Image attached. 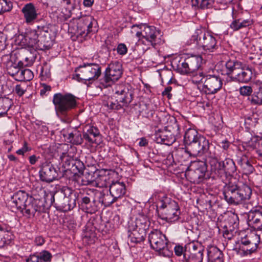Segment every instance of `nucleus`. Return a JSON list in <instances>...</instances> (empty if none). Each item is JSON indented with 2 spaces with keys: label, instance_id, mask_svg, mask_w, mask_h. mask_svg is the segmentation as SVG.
I'll use <instances>...</instances> for the list:
<instances>
[{
  "label": "nucleus",
  "instance_id": "obj_1",
  "mask_svg": "<svg viewBox=\"0 0 262 262\" xmlns=\"http://www.w3.org/2000/svg\"><path fill=\"white\" fill-rule=\"evenodd\" d=\"M49 27L47 25H38L35 29H27L23 34L17 35L15 43L21 48H32L46 50L50 48L48 37Z\"/></svg>",
  "mask_w": 262,
  "mask_h": 262
},
{
  "label": "nucleus",
  "instance_id": "obj_2",
  "mask_svg": "<svg viewBox=\"0 0 262 262\" xmlns=\"http://www.w3.org/2000/svg\"><path fill=\"white\" fill-rule=\"evenodd\" d=\"M49 27L47 25H38L35 29H27L23 34L17 35L15 43L21 48H32L46 50L50 48L48 37Z\"/></svg>",
  "mask_w": 262,
  "mask_h": 262
},
{
  "label": "nucleus",
  "instance_id": "obj_3",
  "mask_svg": "<svg viewBox=\"0 0 262 262\" xmlns=\"http://www.w3.org/2000/svg\"><path fill=\"white\" fill-rule=\"evenodd\" d=\"M186 45L191 49L210 53L215 52L219 48L217 35L206 31L204 29H197L187 41Z\"/></svg>",
  "mask_w": 262,
  "mask_h": 262
},
{
  "label": "nucleus",
  "instance_id": "obj_4",
  "mask_svg": "<svg viewBox=\"0 0 262 262\" xmlns=\"http://www.w3.org/2000/svg\"><path fill=\"white\" fill-rule=\"evenodd\" d=\"M149 226L148 217L143 214H139L135 221L128 223V240L134 244L143 241L146 235V231Z\"/></svg>",
  "mask_w": 262,
  "mask_h": 262
},
{
  "label": "nucleus",
  "instance_id": "obj_5",
  "mask_svg": "<svg viewBox=\"0 0 262 262\" xmlns=\"http://www.w3.org/2000/svg\"><path fill=\"white\" fill-rule=\"evenodd\" d=\"M76 74L73 79L89 86L93 81L97 79L101 74V68L98 64L84 62L75 69Z\"/></svg>",
  "mask_w": 262,
  "mask_h": 262
},
{
  "label": "nucleus",
  "instance_id": "obj_6",
  "mask_svg": "<svg viewBox=\"0 0 262 262\" xmlns=\"http://www.w3.org/2000/svg\"><path fill=\"white\" fill-rule=\"evenodd\" d=\"M54 201V193L52 191L46 193L43 199H35L30 196L25 205L23 213L29 217L34 216L36 212H45Z\"/></svg>",
  "mask_w": 262,
  "mask_h": 262
},
{
  "label": "nucleus",
  "instance_id": "obj_7",
  "mask_svg": "<svg viewBox=\"0 0 262 262\" xmlns=\"http://www.w3.org/2000/svg\"><path fill=\"white\" fill-rule=\"evenodd\" d=\"M252 194L250 187L246 184L240 186L236 185H226L223 191L225 200L230 204H238L250 199Z\"/></svg>",
  "mask_w": 262,
  "mask_h": 262
},
{
  "label": "nucleus",
  "instance_id": "obj_8",
  "mask_svg": "<svg viewBox=\"0 0 262 262\" xmlns=\"http://www.w3.org/2000/svg\"><path fill=\"white\" fill-rule=\"evenodd\" d=\"M78 98L74 95L69 93H57L53 97V103L56 114L59 115H66L77 105Z\"/></svg>",
  "mask_w": 262,
  "mask_h": 262
},
{
  "label": "nucleus",
  "instance_id": "obj_9",
  "mask_svg": "<svg viewBox=\"0 0 262 262\" xmlns=\"http://www.w3.org/2000/svg\"><path fill=\"white\" fill-rule=\"evenodd\" d=\"M207 160L210 165L211 172L223 180L228 176L233 175L236 171L234 162L229 158L219 161L215 157L211 156Z\"/></svg>",
  "mask_w": 262,
  "mask_h": 262
},
{
  "label": "nucleus",
  "instance_id": "obj_10",
  "mask_svg": "<svg viewBox=\"0 0 262 262\" xmlns=\"http://www.w3.org/2000/svg\"><path fill=\"white\" fill-rule=\"evenodd\" d=\"M141 28L143 30L142 36L138 41L139 44L146 46L143 50H147L151 46L156 48L157 45L163 43V34L159 29L153 26L143 24H141Z\"/></svg>",
  "mask_w": 262,
  "mask_h": 262
},
{
  "label": "nucleus",
  "instance_id": "obj_11",
  "mask_svg": "<svg viewBox=\"0 0 262 262\" xmlns=\"http://www.w3.org/2000/svg\"><path fill=\"white\" fill-rule=\"evenodd\" d=\"M148 241L150 247L159 255L166 257H170L172 255V251L168 244V241L160 231L155 230L151 231L148 235Z\"/></svg>",
  "mask_w": 262,
  "mask_h": 262
},
{
  "label": "nucleus",
  "instance_id": "obj_12",
  "mask_svg": "<svg viewBox=\"0 0 262 262\" xmlns=\"http://www.w3.org/2000/svg\"><path fill=\"white\" fill-rule=\"evenodd\" d=\"M260 241V235L251 233L241 239L239 253L242 256L250 255L256 251Z\"/></svg>",
  "mask_w": 262,
  "mask_h": 262
},
{
  "label": "nucleus",
  "instance_id": "obj_13",
  "mask_svg": "<svg viewBox=\"0 0 262 262\" xmlns=\"http://www.w3.org/2000/svg\"><path fill=\"white\" fill-rule=\"evenodd\" d=\"M222 85L223 82L219 76L206 75L202 91L207 95H213L221 89Z\"/></svg>",
  "mask_w": 262,
  "mask_h": 262
},
{
  "label": "nucleus",
  "instance_id": "obj_14",
  "mask_svg": "<svg viewBox=\"0 0 262 262\" xmlns=\"http://www.w3.org/2000/svg\"><path fill=\"white\" fill-rule=\"evenodd\" d=\"M24 23L28 26H32L39 20L40 13L37 7L32 3L25 4L21 8Z\"/></svg>",
  "mask_w": 262,
  "mask_h": 262
},
{
  "label": "nucleus",
  "instance_id": "obj_15",
  "mask_svg": "<svg viewBox=\"0 0 262 262\" xmlns=\"http://www.w3.org/2000/svg\"><path fill=\"white\" fill-rule=\"evenodd\" d=\"M209 148V141L204 136L200 135L190 147H187V151L190 156L196 157L207 152Z\"/></svg>",
  "mask_w": 262,
  "mask_h": 262
},
{
  "label": "nucleus",
  "instance_id": "obj_16",
  "mask_svg": "<svg viewBox=\"0 0 262 262\" xmlns=\"http://www.w3.org/2000/svg\"><path fill=\"white\" fill-rule=\"evenodd\" d=\"M30 196L24 190H19L14 193L9 201L12 211H20L23 213L25 205Z\"/></svg>",
  "mask_w": 262,
  "mask_h": 262
},
{
  "label": "nucleus",
  "instance_id": "obj_17",
  "mask_svg": "<svg viewBox=\"0 0 262 262\" xmlns=\"http://www.w3.org/2000/svg\"><path fill=\"white\" fill-rule=\"evenodd\" d=\"M39 173L42 181L50 183L58 178L60 169L50 163L46 162L42 165Z\"/></svg>",
  "mask_w": 262,
  "mask_h": 262
},
{
  "label": "nucleus",
  "instance_id": "obj_18",
  "mask_svg": "<svg viewBox=\"0 0 262 262\" xmlns=\"http://www.w3.org/2000/svg\"><path fill=\"white\" fill-rule=\"evenodd\" d=\"M116 101L122 103L123 105L127 106L132 101V94L128 88L123 84H118L113 89Z\"/></svg>",
  "mask_w": 262,
  "mask_h": 262
},
{
  "label": "nucleus",
  "instance_id": "obj_19",
  "mask_svg": "<svg viewBox=\"0 0 262 262\" xmlns=\"http://www.w3.org/2000/svg\"><path fill=\"white\" fill-rule=\"evenodd\" d=\"M247 223L254 230L262 231V208L251 209L247 215Z\"/></svg>",
  "mask_w": 262,
  "mask_h": 262
},
{
  "label": "nucleus",
  "instance_id": "obj_20",
  "mask_svg": "<svg viewBox=\"0 0 262 262\" xmlns=\"http://www.w3.org/2000/svg\"><path fill=\"white\" fill-rule=\"evenodd\" d=\"M207 172L206 164L204 162H199L197 163V167L193 170H190L189 177L191 182L199 184L205 179Z\"/></svg>",
  "mask_w": 262,
  "mask_h": 262
},
{
  "label": "nucleus",
  "instance_id": "obj_21",
  "mask_svg": "<svg viewBox=\"0 0 262 262\" xmlns=\"http://www.w3.org/2000/svg\"><path fill=\"white\" fill-rule=\"evenodd\" d=\"M116 175V172L111 169H102L96 178L95 182L96 187L102 188L106 187Z\"/></svg>",
  "mask_w": 262,
  "mask_h": 262
},
{
  "label": "nucleus",
  "instance_id": "obj_22",
  "mask_svg": "<svg viewBox=\"0 0 262 262\" xmlns=\"http://www.w3.org/2000/svg\"><path fill=\"white\" fill-rule=\"evenodd\" d=\"M158 199L159 200V204L157 207L164 210V215L166 213H170L174 211L175 209H179V205L177 202L166 195L163 194L162 196L158 195Z\"/></svg>",
  "mask_w": 262,
  "mask_h": 262
},
{
  "label": "nucleus",
  "instance_id": "obj_23",
  "mask_svg": "<svg viewBox=\"0 0 262 262\" xmlns=\"http://www.w3.org/2000/svg\"><path fill=\"white\" fill-rule=\"evenodd\" d=\"M231 15L232 20L229 25V28L234 32L249 27L252 24V21L250 19H243L239 18L238 13L234 11L233 8L232 9Z\"/></svg>",
  "mask_w": 262,
  "mask_h": 262
},
{
  "label": "nucleus",
  "instance_id": "obj_24",
  "mask_svg": "<svg viewBox=\"0 0 262 262\" xmlns=\"http://www.w3.org/2000/svg\"><path fill=\"white\" fill-rule=\"evenodd\" d=\"M252 72L251 69L246 67L243 64L242 67L237 71L236 74L231 76V78L234 81L246 83H248L252 78Z\"/></svg>",
  "mask_w": 262,
  "mask_h": 262
},
{
  "label": "nucleus",
  "instance_id": "obj_25",
  "mask_svg": "<svg viewBox=\"0 0 262 262\" xmlns=\"http://www.w3.org/2000/svg\"><path fill=\"white\" fill-rule=\"evenodd\" d=\"M122 72V64L118 61L110 63L105 71L115 82L121 77Z\"/></svg>",
  "mask_w": 262,
  "mask_h": 262
},
{
  "label": "nucleus",
  "instance_id": "obj_26",
  "mask_svg": "<svg viewBox=\"0 0 262 262\" xmlns=\"http://www.w3.org/2000/svg\"><path fill=\"white\" fill-rule=\"evenodd\" d=\"M75 149L71 147L70 149L63 152L60 155L59 159L60 164L64 168H69L70 165H72L73 162L75 161Z\"/></svg>",
  "mask_w": 262,
  "mask_h": 262
},
{
  "label": "nucleus",
  "instance_id": "obj_27",
  "mask_svg": "<svg viewBox=\"0 0 262 262\" xmlns=\"http://www.w3.org/2000/svg\"><path fill=\"white\" fill-rule=\"evenodd\" d=\"M109 191L112 196L117 201L118 199L121 198L125 194V185L123 182H112L110 185Z\"/></svg>",
  "mask_w": 262,
  "mask_h": 262
},
{
  "label": "nucleus",
  "instance_id": "obj_28",
  "mask_svg": "<svg viewBox=\"0 0 262 262\" xmlns=\"http://www.w3.org/2000/svg\"><path fill=\"white\" fill-rule=\"evenodd\" d=\"M243 63L236 60H228L225 64L223 74L228 76H234L242 68Z\"/></svg>",
  "mask_w": 262,
  "mask_h": 262
},
{
  "label": "nucleus",
  "instance_id": "obj_29",
  "mask_svg": "<svg viewBox=\"0 0 262 262\" xmlns=\"http://www.w3.org/2000/svg\"><path fill=\"white\" fill-rule=\"evenodd\" d=\"M85 130L83 134V138L91 145L98 144L96 138L100 136L98 128L94 126H88L85 127Z\"/></svg>",
  "mask_w": 262,
  "mask_h": 262
},
{
  "label": "nucleus",
  "instance_id": "obj_30",
  "mask_svg": "<svg viewBox=\"0 0 262 262\" xmlns=\"http://www.w3.org/2000/svg\"><path fill=\"white\" fill-rule=\"evenodd\" d=\"M98 203L93 196H84L82 199L81 206L87 213L93 214L98 210Z\"/></svg>",
  "mask_w": 262,
  "mask_h": 262
},
{
  "label": "nucleus",
  "instance_id": "obj_31",
  "mask_svg": "<svg viewBox=\"0 0 262 262\" xmlns=\"http://www.w3.org/2000/svg\"><path fill=\"white\" fill-rule=\"evenodd\" d=\"M222 252L216 246H209L207 247L208 262H223Z\"/></svg>",
  "mask_w": 262,
  "mask_h": 262
},
{
  "label": "nucleus",
  "instance_id": "obj_32",
  "mask_svg": "<svg viewBox=\"0 0 262 262\" xmlns=\"http://www.w3.org/2000/svg\"><path fill=\"white\" fill-rule=\"evenodd\" d=\"M175 140L174 136L170 132L165 130L156 135V141L158 143L171 145Z\"/></svg>",
  "mask_w": 262,
  "mask_h": 262
},
{
  "label": "nucleus",
  "instance_id": "obj_33",
  "mask_svg": "<svg viewBox=\"0 0 262 262\" xmlns=\"http://www.w3.org/2000/svg\"><path fill=\"white\" fill-rule=\"evenodd\" d=\"M200 135L195 129L191 128L187 129L184 136V143L186 148L190 147Z\"/></svg>",
  "mask_w": 262,
  "mask_h": 262
},
{
  "label": "nucleus",
  "instance_id": "obj_34",
  "mask_svg": "<svg viewBox=\"0 0 262 262\" xmlns=\"http://www.w3.org/2000/svg\"><path fill=\"white\" fill-rule=\"evenodd\" d=\"M257 90L248 98V100L252 105H260L262 104V82L256 84Z\"/></svg>",
  "mask_w": 262,
  "mask_h": 262
},
{
  "label": "nucleus",
  "instance_id": "obj_35",
  "mask_svg": "<svg viewBox=\"0 0 262 262\" xmlns=\"http://www.w3.org/2000/svg\"><path fill=\"white\" fill-rule=\"evenodd\" d=\"M237 163L242 167L244 173L246 174L252 173L254 168L252 164L249 162L248 157L245 155H242L238 160Z\"/></svg>",
  "mask_w": 262,
  "mask_h": 262
},
{
  "label": "nucleus",
  "instance_id": "obj_36",
  "mask_svg": "<svg viewBox=\"0 0 262 262\" xmlns=\"http://www.w3.org/2000/svg\"><path fill=\"white\" fill-rule=\"evenodd\" d=\"M189 66L192 73L195 71L201 70L203 63V58L199 55H192L187 58Z\"/></svg>",
  "mask_w": 262,
  "mask_h": 262
},
{
  "label": "nucleus",
  "instance_id": "obj_37",
  "mask_svg": "<svg viewBox=\"0 0 262 262\" xmlns=\"http://www.w3.org/2000/svg\"><path fill=\"white\" fill-rule=\"evenodd\" d=\"M82 140L80 132L77 129H74L72 132L69 133L67 137L68 142L75 145L81 144Z\"/></svg>",
  "mask_w": 262,
  "mask_h": 262
},
{
  "label": "nucleus",
  "instance_id": "obj_38",
  "mask_svg": "<svg viewBox=\"0 0 262 262\" xmlns=\"http://www.w3.org/2000/svg\"><path fill=\"white\" fill-rule=\"evenodd\" d=\"M116 201V199L113 197L110 193V194L107 193L106 194L103 191L98 194L99 203L103 204L105 206H109Z\"/></svg>",
  "mask_w": 262,
  "mask_h": 262
},
{
  "label": "nucleus",
  "instance_id": "obj_39",
  "mask_svg": "<svg viewBox=\"0 0 262 262\" xmlns=\"http://www.w3.org/2000/svg\"><path fill=\"white\" fill-rule=\"evenodd\" d=\"M34 77L33 72L29 69H21L18 76H17V81H30Z\"/></svg>",
  "mask_w": 262,
  "mask_h": 262
},
{
  "label": "nucleus",
  "instance_id": "obj_40",
  "mask_svg": "<svg viewBox=\"0 0 262 262\" xmlns=\"http://www.w3.org/2000/svg\"><path fill=\"white\" fill-rule=\"evenodd\" d=\"M214 0H191L192 7L201 9L209 8L213 6Z\"/></svg>",
  "mask_w": 262,
  "mask_h": 262
},
{
  "label": "nucleus",
  "instance_id": "obj_41",
  "mask_svg": "<svg viewBox=\"0 0 262 262\" xmlns=\"http://www.w3.org/2000/svg\"><path fill=\"white\" fill-rule=\"evenodd\" d=\"M258 119L255 115H250L245 118V126L247 131L254 127L257 123Z\"/></svg>",
  "mask_w": 262,
  "mask_h": 262
},
{
  "label": "nucleus",
  "instance_id": "obj_42",
  "mask_svg": "<svg viewBox=\"0 0 262 262\" xmlns=\"http://www.w3.org/2000/svg\"><path fill=\"white\" fill-rule=\"evenodd\" d=\"M81 20L82 21H84L86 25L85 29H86L87 34L92 32L93 31L92 30L93 26L97 25L96 21L92 16L90 15L83 16Z\"/></svg>",
  "mask_w": 262,
  "mask_h": 262
},
{
  "label": "nucleus",
  "instance_id": "obj_43",
  "mask_svg": "<svg viewBox=\"0 0 262 262\" xmlns=\"http://www.w3.org/2000/svg\"><path fill=\"white\" fill-rule=\"evenodd\" d=\"M190 76H192V81L193 83L198 84L202 83L204 78H206V76L201 70L191 73Z\"/></svg>",
  "mask_w": 262,
  "mask_h": 262
},
{
  "label": "nucleus",
  "instance_id": "obj_44",
  "mask_svg": "<svg viewBox=\"0 0 262 262\" xmlns=\"http://www.w3.org/2000/svg\"><path fill=\"white\" fill-rule=\"evenodd\" d=\"M180 214V209H175L170 213H166L165 216L162 217L163 219L166 220L168 222L172 223L178 220Z\"/></svg>",
  "mask_w": 262,
  "mask_h": 262
},
{
  "label": "nucleus",
  "instance_id": "obj_45",
  "mask_svg": "<svg viewBox=\"0 0 262 262\" xmlns=\"http://www.w3.org/2000/svg\"><path fill=\"white\" fill-rule=\"evenodd\" d=\"M177 70L179 73L182 75H190L191 73H192L189 66L187 59L178 66Z\"/></svg>",
  "mask_w": 262,
  "mask_h": 262
},
{
  "label": "nucleus",
  "instance_id": "obj_46",
  "mask_svg": "<svg viewBox=\"0 0 262 262\" xmlns=\"http://www.w3.org/2000/svg\"><path fill=\"white\" fill-rule=\"evenodd\" d=\"M227 224L226 226L231 228V230H234L237 228L238 226V217L235 214H232L229 216L227 219Z\"/></svg>",
  "mask_w": 262,
  "mask_h": 262
},
{
  "label": "nucleus",
  "instance_id": "obj_47",
  "mask_svg": "<svg viewBox=\"0 0 262 262\" xmlns=\"http://www.w3.org/2000/svg\"><path fill=\"white\" fill-rule=\"evenodd\" d=\"M115 81L105 73L104 76L99 79V86L101 89L106 88L110 86Z\"/></svg>",
  "mask_w": 262,
  "mask_h": 262
},
{
  "label": "nucleus",
  "instance_id": "obj_48",
  "mask_svg": "<svg viewBox=\"0 0 262 262\" xmlns=\"http://www.w3.org/2000/svg\"><path fill=\"white\" fill-rule=\"evenodd\" d=\"M13 7L12 3L9 0H0V14L10 11Z\"/></svg>",
  "mask_w": 262,
  "mask_h": 262
},
{
  "label": "nucleus",
  "instance_id": "obj_49",
  "mask_svg": "<svg viewBox=\"0 0 262 262\" xmlns=\"http://www.w3.org/2000/svg\"><path fill=\"white\" fill-rule=\"evenodd\" d=\"M71 16V11L68 9H62V10L58 14L57 19L59 21L64 22L70 18Z\"/></svg>",
  "mask_w": 262,
  "mask_h": 262
},
{
  "label": "nucleus",
  "instance_id": "obj_50",
  "mask_svg": "<svg viewBox=\"0 0 262 262\" xmlns=\"http://www.w3.org/2000/svg\"><path fill=\"white\" fill-rule=\"evenodd\" d=\"M36 254L42 262H50L52 258V254L48 251L43 250Z\"/></svg>",
  "mask_w": 262,
  "mask_h": 262
},
{
  "label": "nucleus",
  "instance_id": "obj_51",
  "mask_svg": "<svg viewBox=\"0 0 262 262\" xmlns=\"http://www.w3.org/2000/svg\"><path fill=\"white\" fill-rule=\"evenodd\" d=\"M142 29L141 28V24L134 25L132 26L130 32L133 35H135L140 39L142 36Z\"/></svg>",
  "mask_w": 262,
  "mask_h": 262
},
{
  "label": "nucleus",
  "instance_id": "obj_52",
  "mask_svg": "<svg viewBox=\"0 0 262 262\" xmlns=\"http://www.w3.org/2000/svg\"><path fill=\"white\" fill-rule=\"evenodd\" d=\"M82 17L83 16H81V17H78V18H73L71 20V23L72 22L73 23H76L77 24V26H76L77 29L81 31H82L83 29L84 30V31L85 30V28L86 25L84 21H82L81 19L82 18Z\"/></svg>",
  "mask_w": 262,
  "mask_h": 262
},
{
  "label": "nucleus",
  "instance_id": "obj_53",
  "mask_svg": "<svg viewBox=\"0 0 262 262\" xmlns=\"http://www.w3.org/2000/svg\"><path fill=\"white\" fill-rule=\"evenodd\" d=\"M239 92L241 95L249 97L252 95L253 90L250 86L244 85L239 88Z\"/></svg>",
  "mask_w": 262,
  "mask_h": 262
},
{
  "label": "nucleus",
  "instance_id": "obj_54",
  "mask_svg": "<svg viewBox=\"0 0 262 262\" xmlns=\"http://www.w3.org/2000/svg\"><path fill=\"white\" fill-rule=\"evenodd\" d=\"M21 69L14 65L11 66L8 70V72L10 75L12 76L16 80H17V76L19 74Z\"/></svg>",
  "mask_w": 262,
  "mask_h": 262
},
{
  "label": "nucleus",
  "instance_id": "obj_55",
  "mask_svg": "<svg viewBox=\"0 0 262 262\" xmlns=\"http://www.w3.org/2000/svg\"><path fill=\"white\" fill-rule=\"evenodd\" d=\"M31 150V147L28 146V144L26 141H25L23 143V147L17 150L16 153L18 155L24 156L25 153Z\"/></svg>",
  "mask_w": 262,
  "mask_h": 262
},
{
  "label": "nucleus",
  "instance_id": "obj_56",
  "mask_svg": "<svg viewBox=\"0 0 262 262\" xmlns=\"http://www.w3.org/2000/svg\"><path fill=\"white\" fill-rule=\"evenodd\" d=\"M116 50L118 54L124 55L127 53L128 49L124 43H120L118 45Z\"/></svg>",
  "mask_w": 262,
  "mask_h": 262
},
{
  "label": "nucleus",
  "instance_id": "obj_57",
  "mask_svg": "<svg viewBox=\"0 0 262 262\" xmlns=\"http://www.w3.org/2000/svg\"><path fill=\"white\" fill-rule=\"evenodd\" d=\"M106 105L111 110H119L123 106H126L123 105L122 103L120 102L117 101V103L113 102H108Z\"/></svg>",
  "mask_w": 262,
  "mask_h": 262
},
{
  "label": "nucleus",
  "instance_id": "obj_58",
  "mask_svg": "<svg viewBox=\"0 0 262 262\" xmlns=\"http://www.w3.org/2000/svg\"><path fill=\"white\" fill-rule=\"evenodd\" d=\"M174 251L175 254L178 256H180L183 255L184 259L186 260V254H184V249L182 246L179 245H176L174 248Z\"/></svg>",
  "mask_w": 262,
  "mask_h": 262
},
{
  "label": "nucleus",
  "instance_id": "obj_59",
  "mask_svg": "<svg viewBox=\"0 0 262 262\" xmlns=\"http://www.w3.org/2000/svg\"><path fill=\"white\" fill-rule=\"evenodd\" d=\"M145 108H143L141 111L142 115L145 118H150L152 116L153 112L147 105H145Z\"/></svg>",
  "mask_w": 262,
  "mask_h": 262
},
{
  "label": "nucleus",
  "instance_id": "obj_60",
  "mask_svg": "<svg viewBox=\"0 0 262 262\" xmlns=\"http://www.w3.org/2000/svg\"><path fill=\"white\" fill-rule=\"evenodd\" d=\"M33 63V60L32 59L26 57L24 60H21L18 62V66L19 67H29L32 66Z\"/></svg>",
  "mask_w": 262,
  "mask_h": 262
},
{
  "label": "nucleus",
  "instance_id": "obj_61",
  "mask_svg": "<svg viewBox=\"0 0 262 262\" xmlns=\"http://www.w3.org/2000/svg\"><path fill=\"white\" fill-rule=\"evenodd\" d=\"M37 125V129L39 130V133H41V134H43L44 135H46L48 134V127L43 123H36Z\"/></svg>",
  "mask_w": 262,
  "mask_h": 262
},
{
  "label": "nucleus",
  "instance_id": "obj_62",
  "mask_svg": "<svg viewBox=\"0 0 262 262\" xmlns=\"http://www.w3.org/2000/svg\"><path fill=\"white\" fill-rule=\"evenodd\" d=\"M72 166H75V167L77 169L78 171L79 172H80L83 169L84 165L81 161L77 159L75 157V161L73 162Z\"/></svg>",
  "mask_w": 262,
  "mask_h": 262
},
{
  "label": "nucleus",
  "instance_id": "obj_63",
  "mask_svg": "<svg viewBox=\"0 0 262 262\" xmlns=\"http://www.w3.org/2000/svg\"><path fill=\"white\" fill-rule=\"evenodd\" d=\"M51 90V87L50 85H48L46 84H43L42 85V88L40 91V94L41 96H46L47 95V93L49 92Z\"/></svg>",
  "mask_w": 262,
  "mask_h": 262
},
{
  "label": "nucleus",
  "instance_id": "obj_64",
  "mask_svg": "<svg viewBox=\"0 0 262 262\" xmlns=\"http://www.w3.org/2000/svg\"><path fill=\"white\" fill-rule=\"evenodd\" d=\"M26 262H42L36 253L31 254L26 259Z\"/></svg>",
  "mask_w": 262,
  "mask_h": 262
}]
</instances>
